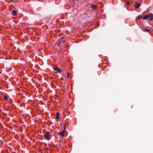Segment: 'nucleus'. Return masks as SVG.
<instances>
[{
    "label": "nucleus",
    "instance_id": "obj_1",
    "mask_svg": "<svg viewBox=\"0 0 153 153\" xmlns=\"http://www.w3.org/2000/svg\"><path fill=\"white\" fill-rule=\"evenodd\" d=\"M148 19L151 20L153 19V14L152 13H149L148 15H145L143 17V19Z\"/></svg>",
    "mask_w": 153,
    "mask_h": 153
},
{
    "label": "nucleus",
    "instance_id": "obj_2",
    "mask_svg": "<svg viewBox=\"0 0 153 153\" xmlns=\"http://www.w3.org/2000/svg\"><path fill=\"white\" fill-rule=\"evenodd\" d=\"M44 137L47 140H49L50 139V133L48 132L46 133L44 135Z\"/></svg>",
    "mask_w": 153,
    "mask_h": 153
},
{
    "label": "nucleus",
    "instance_id": "obj_3",
    "mask_svg": "<svg viewBox=\"0 0 153 153\" xmlns=\"http://www.w3.org/2000/svg\"><path fill=\"white\" fill-rule=\"evenodd\" d=\"M55 70L57 71L58 73H60L62 71L58 67H56L55 68Z\"/></svg>",
    "mask_w": 153,
    "mask_h": 153
},
{
    "label": "nucleus",
    "instance_id": "obj_4",
    "mask_svg": "<svg viewBox=\"0 0 153 153\" xmlns=\"http://www.w3.org/2000/svg\"><path fill=\"white\" fill-rule=\"evenodd\" d=\"M12 13L14 16H16L17 15V12L15 10H13L12 11Z\"/></svg>",
    "mask_w": 153,
    "mask_h": 153
},
{
    "label": "nucleus",
    "instance_id": "obj_5",
    "mask_svg": "<svg viewBox=\"0 0 153 153\" xmlns=\"http://www.w3.org/2000/svg\"><path fill=\"white\" fill-rule=\"evenodd\" d=\"M64 134L65 132L64 130L61 131L60 133V135L62 137H63L64 136Z\"/></svg>",
    "mask_w": 153,
    "mask_h": 153
},
{
    "label": "nucleus",
    "instance_id": "obj_6",
    "mask_svg": "<svg viewBox=\"0 0 153 153\" xmlns=\"http://www.w3.org/2000/svg\"><path fill=\"white\" fill-rule=\"evenodd\" d=\"M140 6V4L139 3H137L135 5V7L136 8H138Z\"/></svg>",
    "mask_w": 153,
    "mask_h": 153
},
{
    "label": "nucleus",
    "instance_id": "obj_7",
    "mask_svg": "<svg viewBox=\"0 0 153 153\" xmlns=\"http://www.w3.org/2000/svg\"><path fill=\"white\" fill-rule=\"evenodd\" d=\"M59 113L58 112H57L56 113V118L57 119H59Z\"/></svg>",
    "mask_w": 153,
    "mask_h": 153
},
{
    "label": "nucleus",
    "instance_id": "obj_8",
    "mask_svg": "<svg viewBox=\"0 0 153 153\" xmlns=\"http://www.w3.org/2000/svg\"><path fill=\"white\" fill-rule=\"evenodd\" d=\"M143 18V16H138L137 17V19H138V20H139L141 19H142V18Z\"/></svg>",
    "mask_w": 153,
    "mask_h": 153
},
{
    "label": "nucleus",
    "instance_id": "obj_9",
    "mask_svg": "<svg viewBox=\"0 0 153 153\" xmlns=\"http://www.w3.org/2000/svg\"><path fill=\"white\" fill-rule=\"evenodd\" d=\"M4 99L5 100H8V98L6 96H4Z\"/></svg>",
    "mask_w": 153,
    "mask_h": 153
},
{
    "label": "nucleus",
    "instance_id": "obj_10",
    "mask_svg": "<svg viewBox=\"0 0 153 153\" xmlns=\"http://www.w3.org/2000/svg\"><path fill=\"white\" fill-rule=\"evenodd\" d=\"M92 8L94 9H96V6L94 5H92Z\"/></svg>",
    "mask_w": 153,
    "mask_h": 153
},
{
    "label": "nucleus",
    "instance_id": "obj_11",
    "mask_svg": "<svg viewBox=\"0 0 153 153\" xmlns=\"http://www.w3.org/2000/svg\"><path fill=\"white\" fill-rule=\"evenodd\" d=\"M70 76V74L68 72L67 73V78H69Z\"/></svg>",
    "mask_w": 153,
    "mask_h": 153
},
{
    "label": "nucleus",
    "instance_id": "obj_12",
    "mask_svg": "<svg viewBox=\"0 0 153 153\" xmlns=\"http://www.w3.org/2000/svg\"><path fill=\"white\" fill-rule=\"evenodd\" d=\"M144 31H145L146 32H148L150 31V30L149 29H144Z\"/></svg>",
    "mask_w": 153,
    "mask_h": 153
},
{
    "label": "nucleus",
    "instance_id": "obj_13",
    "mask_svg": "<svg viewBox=\"0 0 153 153\" xmlns=\"http://www.w3.org/2000/svg\"><path fill=\"white\" fill-rule=\"evenodd\" d=\"M126 4H127L128 5H129L130 4V2L128 1H127L126 2Z\"/></svg>",
    "mask_w": 153,
    "mask_h": 153
},
{
    "label": "nucleus",
    "instance_id": "obj_14",
    "mask_svg": "<svg viewBox=\"0 0 153 153\" xmlns=\"http://www.w3.org/2000/svg\"><path fill=\"white\" fill-rule=\"evenodd\" d=\"M63 127L64 128V131L65 129H66V126L65 125H63Z\"/></svg>",
    "mask_w": 153,
    "mask_h": 153
},
{
    "label": "nucleus",
    "instance_id": "obj_15",
    "mask_svg": "<svg viewBox=\"0 0 153 153\" xmlns=\"http://www.w3.org/2000/svg\"><path fill=\"white\" fill-rule=\"evenodd\" d=\"M61 80H63V79L62 78H61Z\"/></svg>",
    "mask_w": 153,
    "mask_h": 153
},
{
    "label": "nucleus",
    "instance_id": "obj_16",
    "mask_svg": "<svg viewBox=\"0 0 153 153\" xmlns=\"http://www.w3.org/2000/svg\"><path fill=\"white\" fill-rule=\"evenodd\" d=\"M65 42V41L64 40V41H63L62 42H63V43H64V42Z\"/></svg>",
    "mask_w": 153,
    "mask_h": 153
},
{
    "label": "nucleus",
    "instance_id": "obj_17",
    "mask_svg": "<svg viewBox=\"0 0 153 153\" xmlns=\"http://www.w3.org/2000/svg\"><path fill=\"white\" fill-rule=\"evenodd\" d=\"M61 42V41H59V42Z\"/></svg>",
    "mask_w": 153,
    "mask_h": 153
},
{
    "label": "nucleus",
    "instance_id": "obj_18",
    "mask_svg": "<svg viewBox=\"0 0 153 153\" xmlns=\"http://www.w3.org/2000/svg\"><path fill=\"white\" fill-rule=\"evenodd\" d=\"M73 0V1L74 0Z\"/></svg>",
    "mask_w": 153,
    "mask_h": 153
}]
</instances>
